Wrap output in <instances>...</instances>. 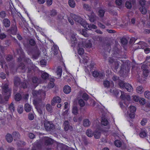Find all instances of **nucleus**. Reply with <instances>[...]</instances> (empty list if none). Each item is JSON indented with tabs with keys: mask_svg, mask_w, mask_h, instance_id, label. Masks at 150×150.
<instances>
[{
	"mask_svg": "<svg viewBox=\"0 0 150 150\" xmlns=\"http://www.w3.org/2000/svg\"><path fill=\"white\" fill-rule=\"evenodd\" d=\"M32 94L35 100H38L42 99V98L44 99L46 95L45 91L42 90L33 91Z\"/></svg>",
	"mask_w": 150,
	"mask_h": 150,
	"instance_id": "f257e3e1",
	"label": "nucleus"
},
{
	"mask_svg": "<svg viewBox=\"0 0 150 150\" xmlns=\"http://www.w3.org/2000/svg\"><path fill=\"white\" fill-rule=\"evenodd\" d=\"M17 31L18 29L16 20L15 19H14L10 28L7 30V32L10 34L15 35L17 34Z\"/></svg>",
	"mask_w": 150,
	"mask_h": 150,
	"instance_id": "f03ea898",
	"label": "nucleus"
},
{
	"mask_svg": "<svg viewBox=\"0 0 150 150\" xmlns=\"http://www.w3.org/2000/svg\"><path fill=\"white\" fill-rule=\"evenodd\" d=\"M44 126L47 131H51L55 129V126L51 122L45 120L44 122Z\"/></svg>",
	"mask_w": 150,
	"mask_h": 150,
	"instance_id": "7ed1b4c3",
	"label": "nucleus"
},
{
	"mask_svg": "<svg viewBox=\"0 0 150 150\" xmlns=\"http://www.w3.org/2000/svg\"><path fill=\"white\" fill-rule=\"evenodd\" d=\"M63 126L64 127V129L65 132H67L69 130L71 131L73 130V127L70 125L69 122L67 120L65 121L64 122Z\"/></svg>",
	"mask_w": 150,
	"mask_h": 150,
	"instance_id": "20e7f679",
	"label": "nucleus"
},
{
	"mask_svg": "<svg viewBox=\"0 0 150 150\" xmlns=\"http://www.w3.org/2000/svg\"><path fill=\"white\" fill-rule=\"evenodd\" d=\"M2 90L3 92L5 93H11V89L9 88L8 83L3 84L2 86Z\"/></svg>",
	"mask_w": 150,
	"mask_h": 150,
	"instance_id": "39448f33",
	"label": "nucleus"
},
{
	"mask_svg": "<svg viewBox=\"0 0 150 150\" xmlns=\"http://www.w3.org/2000/svg\"><path fill=\"white\" fill-rule=\"evenodd\" d=\"M93 76L95 77H98L100 79H103L105 76L104 73L97 71H95L93 72Z\"/></svg>",
	"mask_w": 150,
	"mask_h": 150,
	"instance_id": "423d86ee",
	"label": "nucleus"
},
{
	"mask_svg": "<svg viewBox=\"0 0 150 150\" xmlns=\"http://www.w3.org/2000/svg\"><path fill=\"white\" fill-rule=\"evenodd\" d=\"M16 52L17 54L19 55L20 56L18 58V61L19 62L21 61L22 58H24L25 55L24 52H23V50L21 47L19 49H17L16 50Z\"/></svg>",
	"mask_w": 150,
	"mask_h": 150,
	"instance_id": "0eeeda50",
	"label": "nucleus"
},
{
	"mask_svg": "<svg viewBox=\"0 0 150 150\" xmlns=\"http://www.w3.org/2000/svg\"><path fill=\"white\" fill-rule=\"evenodd\" d=\"M76 34H74L71 35V46L74 47L77 43V39L75 37Z\"/></svg>",
	"mask_w": 150,
	"mask_h": 150,
	"instance_id": "6e6552de",
	"label": "nucleus"
},
{
	"mask_svg": "<svg viewBox=\"0 0 150 150\" xmlns=\"http://www.w3.org/2000/svg\"><path fill=\"white\" fill-rule=\"evenodd\" d=\"M39 103L38 101L36 100H34L33 101V104L35 106V108L37 109L38 112L40 114L42 115L43 113L42 110L41 108L38 105V103Z\"/></svg>",
	"mask_w": 150,
	"mask_h": 150,
	"instance_id": "1a4fd4ad",
	"label": "nucleus"
},
{
	"mask_svg": "<svg viewBox=\"0 0 150 150\" xmlns=\"http://www.w3.org/2000/svg\"><path fill=\"white\" fill-rule=\"evenodd\" d=\"M72 18L76 21L81 24L82 18L79 16L73 14L72 15Z\"/></svg>",
	"mask_w": 150,
	"mask_h": 150,
	"instance_id": "9d476101",
	"label": "nucleus"
},
{
	"mask_svg": "<svg viewBox=\"0 0 150 150\" xmlns=\"http://www.w3.org/2000/svg\"><path fill=\"white\" fill-rule=\"evenodd\" d=\"M135 0H129L126 2L125 3V6L128 9L131 8L132 5L134 4L135 3Z\"/></svg>",
	"mask_w": 150,
	"mask_h": 150,
	"instance_id": "9b49d317",
	"label": "nucleus"
},
{
	"mask_svg": "<svg viewBox=\"0 0 150 150\" xmlns=\"http://www.w3.org/2000/svg\"><path fill=\"white\" fill-rule=\"evenodd\" d=\"M20 79L18 77L15 76L14 78V84L15 86H18L21 83Z\"/></svg>",
	"mask_w": 150,
	"mask_h": 150,
	"instance_id": "f8f14e48",
	"label": "nucleus"
},
{
	"mask_svg": "<svg viewBox=\"0 0 150 150\" xmlns=\"http://www.w3.org/2000/svg\"><path fill=\"white\" fill-rule=\"evenodd\" d=\"M89 21L91 22H93L96 20V16L94 13L92 12L91 15L88 16Z\"/></svg>",
	"mask_w": 150,
	"mask_h": 150,
	"instance_id": "ddd939ff",
	"label": "nucleus"
},
{
	"mask_svg": "<svg viewBox=\"0 0 150 150\" xmlns=\"http://www.w3.org/2000/svg\"><path fill=\"white\" fill-rule=\"evenodd\" d=\"M45 144L47 145H50L53 144V140L50 138L45 137L44 139Z\"/></svg>",
	"mask_w": 150,
	"mask_h": 150,
	"instance_id": "4468645a",
	"label": "nucleus"
},
{
	"mask_svg": "<svg viewBox=\"0 0 150 150\" xmlns=\"http://www.w3.org/2000/svg\"><path fill=\"white\" fill-rule=\"evenodd\" d=\"M3 23L6 28L9 27L10 25V21L8 18H5L3 20Z\"/></svg>",
	"mask_w": 150,
	"mask_h": 150,
	"instance_id": "2eb2a0df",
	"label": "nucleus"
},
{
	"mask_svg": "<svg viewBox=\"0 0 150 150\" xmlns=\"http://www.w3.org/2000/svg\"><path fill=\"white\" fill-rule=\"evenodd\" d=\"M6 140L8 143L11 142L13 141V137L12 135L9 133H7L5 136Z\"/></svg>",
	"mask_w": 150,
	"mask_h": 150,
	"instance_id": "dca6fc26",
	"label": "nucleus"
},
{
	"mask_svg": "<svg viewBox=\"0 0 150 150\" xmlns=\"http://www.w3.org/2000/svg\"><path fill=\"white\" fill-rule=\"evenodd\" d=\"M63 91L66 94L69 93L71 91V88L68 86L66 85L63 88Z\"/></svg>",
	"mask_w": 150,
	"mask_h": 150,
	"instance_id": "f3484780",
	"label": "nucleus"
},
{
	"mask_svg": "<svg viewBox=\"0 0 150 150\" xmlns=\"http://www.w3.org/2000/svg\"><path fill=\"white\" fill-rule=\"evenodd\" d=\"M91 124V122L88 119H84L83 121V125L85 127H88L90 126Z\"/></svg>",
	"mask_w": 150,
	"mask_h": 150,
	"instance_id": "a211bd4d",
	"label": "nucleus"
},
{
	"mask_svg": "<svg viewBox=\"0 0 150 150\" xmlns=\"http://www.w3.org/2000/svg\"><path fill=\"white\" fill-rule=\"evenodd\" d=\"M139 4L141 6H145L146 8L148 7L150 4L149 2H148L146 4L145 0H140L139 1Z\"/></svg>",
	"mask_w": 150,
	"mask_h": 150,
	"instance_id": "6ab92c4d",
	"label": "nucleus"
},
{
	"mask_svg": "<svg viewBox=\"0 0 150 150\" xmlns=\"http://www.w3.org/2000/svg\"><path fill=\"white\" fill-rule=\"evenodd\" d=\"M125 88L129 92H131L133 91V88L132 86L129 83H126Z\"/></svg>",
	"mask_w": 150,
	"mask_h": 150,
	"instance_id": "aec40b11",
	"label": "nucleus"
},
{
	"mask_svg": "<svg viewBox=\"0 0 150 150\" xmlns=\"http://www.w3.org/2000/svg\"><path fill=\"white\" fill-rule=\"evenodd\" d=\"M93 135L96 139H98L100 138L101 133L99 131H95L93 133Z\"/></svg>",
	"mask_w": 150,
	"mask_h": 150,
	"instance_id": "412c9836",
	"label": "nucleus"
},
{
	"mask_svg": "<svg viewBox=\"0 0 150 150\" xmlns=\"http://www.w3.org/2000/svg\"><path fill=\"white\" fill-rule=\"evenodd\" d=\"M24 109L26 112H29L31 110V105L29 104L26 103L24 106Z\"/></svg>",
	"mask_w": 150,
	"mask_h": 150,
	"instance_id": "4be33fe9",
	"label": "nucleus"
},
{
	"mask_svg": "<svg viewBox=\"0 0 150 150\" xmlns=\"http://www.w3.org/2000/svg\"><path fill=\"white\" fill-rule=\"evenodd\" d=\"M62 72V69L60 66L58 67L56 73L58 76V78H59L61 77Z\"/></svg>",
	"mask_w": 150,
	"mask_h": 150,
	"instance_id": "5701e85b",
	"label": "nucleus"
},
{
	"mask_svg": "<svg viewBox=\"0 0 150 150\" xmlns=\"http://www.w3.org/2000/svg\"><path fill=\"white\" fill-rule=\"evenodd\" d=\"M137 92L138 93L141 94L144 91V90L142 86H139L137 88Z\"/></svg>",
	"mask_w": 150,
	"mask_h": 150,
	"instance_id": "b1692460",
	"label": "nucleus"
},
{
	"mask_svg": "<svg viewBox=\"0 0 150 150\" xmlns=\"http://www.w3.org/2000/svg\"><path fill=\"white\" fill-rule=\"evenodd\" d=\"M146 7L145 6H141L139 8L141 12L143 14H145L146 13L147 8H146Z\"/></svg>",
	"mask_w": 150,
	"mask_h": 150,
	"instance_id": "393cba45",
	"label": "nucleus"
},
{
	"mask_svg": "<svg viewBox=\"0 0 150 150\" xmlns=\"http://www.w3.org/2000/svg\"><path fill=\"white\" fill-rule=\"evenodd\" d=\"M21 95L19 93H17L15 96L14 99L16 101H19L21 100Z\"/></svg>",
	"mask_w": 150,
	"mask_h": 150,
	"instance_id": "a878e982",
	"label": "nucleus"
},
{
	"mask_svg": "<svg viewBox=\"0 0 150 150\" xmlns=\"http://www.w3.org/2000/svg\"><path fill=\"white\" fill-rule=\"evenodd\" d=\"M110 92L113 95L117 96L119 93L118 90L115 88H113L110 90Z\"/></svg>",
	"mask_w": 150,
	"mask_h": 150,
	"instance_id": "bb28decb",
	"label": "nucleus"
},
{
	"mask_svg": "<svg viewBox=\"0 0 150 150\" xmlns=\"http://www.w3.org/2000/svg\"><path fill=\"white\" fill-rule=\"evenodd\" d=\"M57 12L55 9H52L50 11V15L52 17H53L57 15Z\"/></svg>",
	"mask_w": 150,
	"mask_h": 150,
	"instance_id": "cd10ccee",
	"label": "nucleus"
},
{
	"mask_svg": "<svg viewBox=\"0 0 150 150\" xmlns=\"http://www.w3.org/2000/svg\"><path fill=\"white\" fill-rule=\"evenodd\" d=\"M141 69H142V71L149 70V66L147 65L143 64L141 66Z\"/></svg>",
	"mask_w": 150,
	"mask_h": 150,
	"instance_id": "c85d7f7f",
	"label": "nucleus"
},
{
	"mask_svg": "<svg viewBox=\"0 0 150 150\" xmlns=\"http://www.w3.org/2000/svg\"><path fill=\"white\" fill-rule=\"evenodd\" d=\"M68 3L69 6L72 8H74L75 6V3L74 0H69Z\"/></svg>",
	"mask_w": 150,
	"mask_h": 150,
	"instance_id": "c756f323",
	"label": "nucleus"
},
{
	"mask_svg": "<svg viewBox=\"0 0 150 150\" xmlns=\"http://www.w3.org/2000/svg\"><path fill=\"white\" fill-rule=\"evenodd\" d=\"M86 134L89 137H92L93 135V133L90 129H88L87 130Z\"/></svg>",
	"mask_w": 150,
	"mask_h": 150,
	"instance_id": "7c9ffc66",
	"label": "nucleus"
},
{
	"mask_svg": "<svg viewBox=\"0 0 150 150\" xmlns=\"http://www.w3.org/2000/svg\"><path fill=\"white\" fill-rule=\"evenodd\" d=\"M37 100L39 103H38V105L41 108H42L43 107H44L45 104L44 103L42 102V99L40 100Z\"/></svg>",
	"mask_w": 150,
	"mask_h": 150,
	"instance_id": "2f4dec72",
	"label": "nucleus"
},
{
	"mask_svg": "<svg viewBox=\"0 0 150 150\" xmlns=\"http://www.w3.org/2000/svg\"><path fill=\"white\" fill-rule=\"evenodd\" d=\"M104 50L109 52L111 50V47L109 43H107L104 45Z\"/></svg>",
	"mask_w": 150,
	"mask_h": 150,
	"instance_id": "473e14b6",
	"label": "nucleus"
},
{
	"mask_svg": "<svg viewBox=\"0 0 150 150\" xmlns=\"http://www.w3.org/2000/svg\"><path fill=\"white\" fill-rule=\"evenodd\" d=\"M49 74L45 72H43L41 75L42 78L44 79H47L49 77Z\"/></svg>",
	"mask_w": 150,
	"mask_h": 150,
	"instance_id": "72a5a7b5",
	"label": "nucleus"
},
{
	"mask_svg": "<svg viewBox=\"0 0 150 150\" xmlns=\"http://www.w3.org/2000/svg\"><path fill=\"white\" fill-rule=\"evenodd\" d=\"M46 108L47 110L50 112H52V106L50 104H47L46 105Z\"/></svg>",
	"mask_w": 150,
	"mask_h": 150,
	"instance_id": "f704fd0d",
	"label": "nucleus"
},
{
	"mask_svg": "<svg viewBox=\"0 0 150 150\" xmlns=\"http://www.w3.org/2000/svg\"><path fill=\"white\" fill-rule=\"evenodd\" d=\"M126 83H125L122 80H119V81L118 84L120 88H125Z\"/></svg>",
	"mask_w": 150,
	"mask_h": 150,
	"instance_id": "c9c22d12",
	"label": "nucleus"
},
{
	"mask_svg": "<svg viewBox=\"0 0 150 150\" xmlns=\"http://www.w3.org/2000/svg\"><path fill=\"white\" fill-rule=\"evenodd\" d=\"M32 82L33 83L36 84V85L35 86H37L38 85L37 83L38 81V78L36 77H33L32 78Z\"/></svg>",
	"mask_w": 150,
	"mask_h": 150,
	"instance_id": "e433bc0d",
	"label": "nucleus"
},
{
	"mask_svg": "<svg viewBox=\"0 0 150 150\" xmlns=\"http://www.w3.org/2000/svg\"><path fill=\"white\" fill-rule=\"evenodd\" d=\"M18 68L25 71V66L23 63H21L19 65Z\"/></svg>",
	"mask_w": 150,
	"mask_h": 150,
	"instance_id": "4c0bfd02",
	"label": "nucleus"
},
{
	"mask_svg": "<svg viewBox=\"0 0 150 150\" xmlns=\"http://www.w3.org/2000/svg\"><path fill=\"white\" fill-rule=\"evenodd\" d=\"M121 95L120 96V98L122 99L123 100H126V96L127 94L125 93L124 92L121 91Z\"/></svg>",
	"mask_w": 150,
	"mask_h": 150,
	"instance_id": "58836bf2",
	"label": "nucleus"
},
{
	"mask_svg": "<svg viewBox=\"0 0 150 150\" xmlns=\"http://www.w3.org/2000/svg\"><path fill=\"white\" fill-rule=\"evenodd\" d=\"M101 122L102 125L104 126L107 125L108 123V120L105 118H103L102 119Z\"/></svg>",
	"mask_w": 150,
	"mask_h": 150,
	"instance_id": "ea45409f",
	"label": "nucleus"
},
{
	"mask_svg": "<svg viewBox=\"0 0 150 150\" xmlns=\"http://www.w3.org/2000/svg\"><path fill=\"white\" fill-rule=\"evenodd\" d=\"M144 96L146 98L150 99V91H145L144 93Z\"/></svg>",
	"mask_w": 150,
	"mask_h": 150,
	"instance_id": "a19ab883",
	"label": "nucleus"
},
{
	"mask_svg": "<svg viewBox=\"0 0 150 150\" xmlns=\"http://www.w3.org/2000/svg\"><path fill=\"white\" fill-rule=\"evenodd\" d=\"M114 144L117 147H120L122 145L121 142L119 140H115L114 142Z\"/></svg>",
	"mask_w": 150,
	"mask_h": 150,
	"instance_id": "79ce46f5",
	"label": "nucleus"
},
{
	"mask_svg": "<svg viewBox=\"0 0 150 150\" xmlns=\"http://www.w3.org/2000/svg\"><path fill=\"white\" fill-rule=\"evenodd\" d=\"M105 11L103 9H100L98 11V15L100 17H103L104 16Z\"/></svg>",
	"mask_w": 150,
	"mask_h": 150,
	"instance_id": "37998d69",
	"label": "nucleus"
},
{
	"mask_svg": "<svg viewBox=\"0 0 150 150\" xmlns=\"http://www.w3.org/2000/svg\"><path fill=\"white\" fill-rule=\"evenodd\" d=\"M110 83L108 81L106 80L104 81L103 85L105 87L108 88L110 87Z\"/></svg>",
	"mask_w": 150,
	"mask_h": 150,
	"instance_id": "c03bdc74",
	"label": "nucleus"
},
{
	"mask_svg": "<svg viewBox=\"0 0 150 150\" xmlns=\"http://www.w3.org/2000/svg\"><path fill=\"white\" fill-rule=\"evenodd\" d=\"M53 99L57 103H60L61 100V99L58 96L53 98Z\"/></svg>",
	"mask_w": 150,
	"mask_h": 150,
	"instance_id": "a18cd8bd",
	"label": "nucleus"
},
{
	"mask_svg": "<svg viewBox=\"0 0 150 150\" xmlns=\"http://www.w3.org/2000/svg\"><path fill=\"white\" fill-rule=\"evenodd\" d=\"M81 33L82 35L85 37H88L89 36L88 34L86 32V30L85 29H83L81 32Z\"/></svg>",
	"mask_w": 150,
	"mask_h": 150,
	"instance_id": "49530a36",
	"label": "nucleus"
},
{
	"mask_svg": "<svg viewBox=\"0 0 150 150\" xmlns=\"http://www.w3.org/2000/svg\"><path fill=\"white\" fill-rule=\"evenodd\" d=\"M25 144V142H24L21 140L18 141L17 143V145L18 146H23Z\"/></svg>",
	"mask_w": 150,
	"mask_h": 150,
	"instance_id": "de8ad7c7",
	"label": "nucleus"
},
{
	"mask_svg": "<svg viewBox=\"0 0 150 150\" xmlns=\"http://www.w3.org/2000/svg\"><path fill=\"white\" fill-rule=\"evenodd\" d=\"M129 108L130 112L132 113H134L136 110V107L133 106H130Z\"/></svg>",
	"mask_w": 150,
	"mask_h": 150,
	"instance_id": "09e8293b",
	"label": "nucleus"
},
{
	"mask_svg": "<svg viewBox=\"0 0 150 150\" xmlns=\"http://www.w3.org/2000/svg\"><path fill=\"white\" fill-rule=\"evenodd\" d=\"M78 110L76 106L73 107L72 110V112L74 115H77L78 113Z\"/></svg>",
	"mask_w": 150,
	"mask_h": 150,
	"instance_id": "8fccbe9b",
	"label": "nucleus"
},
{
	"mask_svg": "<svg viewBox=\"0 0 150 150\" xmlns=\"http://www.w3.org/2000/svg\"><path fill=\"white\" fill-rule=\"evenodd\" d=\"M18 112L20 114L22 113L23 111V106L20 105L18 106L17 109Z\"/></svg>",
	"mask_w": 150,
	"mask_h": 150,
	"instance_id": "3c124183",
	"label": "nucleus"
},
{
	"mask_svg": "<svg viewBox=\"0 0 150 150\" xmlns=\"http://www.w3.org/2000/svg\"><path fill=\"white\" fill-rule=\"evenodd\" d=\"M78 103L81 107H83L85 105V103L82 99H80L79 100Z\"/></svg>",
	"mask_w": 150,
	"mask_h": 150,
	"instance_id": "603ef678",
	"label": "nucleus"
},
{
	"mask_svg": "<svg viewBox=\"0 0 150 150\" xmlns=\"http://www.w3.org/2000/svg\"><path fill=\"white\" fill-rule=\"evenodd\" d=\"M3 44L5 47H7L10 45L11 42L8 40H6L4 41Z\"/></svg>",
	"mask_w": 150,
	"mask_h": 150,
	"instance_id": "864d4df0",
	"label": "nucleus"
},
{
	"mask_svg": "<svg viewBox=\"0 0 150 150\" xmlns=\"http://www.w3.org/2000/svg\"><path fill=\"white\" fill-rule=\"evenodd\" d=\"M83 8L87 11H90L91 7L87 4H83Z\"/></svg>",
	"mask_w": 150,
	"mask_h": 150,
	"instance_id": "5fc2aeb1",
	"label": "nucleus"
},
{
	"mask_svg": "<svg viewBox=\"0 0 150 150\" xmlns=\"http://www.w3.org/2000/svg\"><path fill=\"white\" fill-rule=\"evenodd\" d=\"M147 122V120L146 118H144L141 122V124L142 126L145 125Z\"/></svg>",
	"mask_w": 150,
	"mask_h": 150,
	"instance_id": "6e6d98bb",
	"label": "nucleus"
},
{
	"mask_svg": "<svg viewBox=\"0 0 150 150\" xmlns=\"http://www.w3.org/2000/svg\"><path fill=\"white\" fill-rule=\"evenodd\" d=\"M9 109L12 111L14 112L15 110L14 105L13 102L11 103L9 107Z\"/></svg>",
	"mask_w": 150,
	"mask_h": 150,
	"instance_id": "4d7b16f0",
	"label": "nucleus"
},
{
	"mask_svg": "<svg viewBox=\"0 0 150 150\" xmlns=\"http://www.w3.org/2000/svg\"><path fill=\"white\" fill-rule=\"evenodd\" d=\"M10 6L8 10L9 11L11 12V13L13 15L16 13L15 8H13L11 6Z\"/></svg>",
	"mask_w": 150,
	"mask_h": 150,
	"instance_id": "13d9d810",
	"label": "nucleus"
},
{
	"mask_svg": "<svg viewBox=\"0 0 150 150\" xmlns=\"http://www.w3.org/2000/svg\"><path fill=\"white\" fill-rule=\"evenodd\" d=\"M150 71L149 70H146V71H142V74L145 77H147Z\"/></svg>",
	"mask_w": 150,
	"mask_h": 150,
	"instance_id": "bf43d9fd",
	"label": "nucleus"
},
{
	"mask_svg": "<svg viewBox=\"0 0 150 150\" xmlns=\"http://www.w3.org/2000/svg\"><path fill=\"white\" fill-rule=\"evenodd\" d=\"M23 58V61L28 64H31V63H32L31 60L29 58H25V56L24 57V58Z\"/></svg>",
	"mask_w": 150,
	"mask_h": 150,
	"instance_id": "052dcab7",
	"label": "nucleus"
},
{
	"mask_svg": "<svg viewBox=\"0 0 150 150\" xmlns=\"http://www.w3.org/2000/svg\"><path fill=\"white\" fill-rule=\"evenodd\" d=\"M78 53L80 55L83 54L84 53V50L82 48H80L78 50Z\"/></svg>",
	"mask_w": 150,
	"mask_h": 150,
	"instance_id": "680f3d73",
	"label": "nucleus"
},
{
	"mask_svg": "<svg viewBox=\"0 0 150 150\" xmlns=\"http://www.w3.org/2000/svg\"><path fill=\"white\" fill-rule=\"evenodd\" d=\"M6 13L4 11H2L0 12V17L1 18H4L6 17Z\"/></svg>",
	"mask_w": 150,
	"mask_h": 150,
	"instance_id": "e2e57ef3",
	"label": "nucleus"
},
{
	"mask_svg": "<svg viewBox=\"0 0 150 150\" xmlns=\"http://www.w3.org/2000/svg\"><path fill=\"white\" fill-rule=\"evenodd\" d=\"M82 98L84 100H87L89 98V96L86 93H83L82 95Z\"/></svg>",
	"mask_w": 150,
	"mask_h": 150,
	"instance_id": "0e129e2a",
	"label": "nucleus"
},
{
	"mask_svg": "<svg viewBox=\"0 0 150 150\" xmlns=\"http://www.w3.org/2000/svg\"><path fill=\"white\" fill-rule=\"evenodd\" d=\"M13 59V57L12 55H8L6 56V59L7 61L10 62Z\"/></svg>",
	"mask_w": 150,
	"mask_h": 150,
	"instance_id": "69168bd1",
	"label": "nucleus"
},
{
	"mask_svg": "<svg viewBox=\"0 0 150 150\" xmlns=\"http://www.w3.org/2000/svg\"><path fill=\"white\" fill-rule=\"evenodd\" d=\"M85 46L87 48H90L92 47V44L90 42L88 41L86 43Z\"/></svg>",
	"mask_w": 150,
	"mask_h": 150,
	"instance_id": "338daca9",
	"label": "nucleus"
},
{
	"mask_svg": "<svg viewBox=\"0 0 150 150\" xmlns=\"http://www.w3.org/2000/svg\"><path fill=\"white\" fill-rule=\"evenodd\" d=\"M34 117L33 114L31 113H29V114L28 115V118L29 120H33L34 119Z\"/></svg>",
	"mask_w": 150,
	"mask_h": 150,
	"instance_id": "774afa93",
	"label": "nucleus"
}]
</instances>
